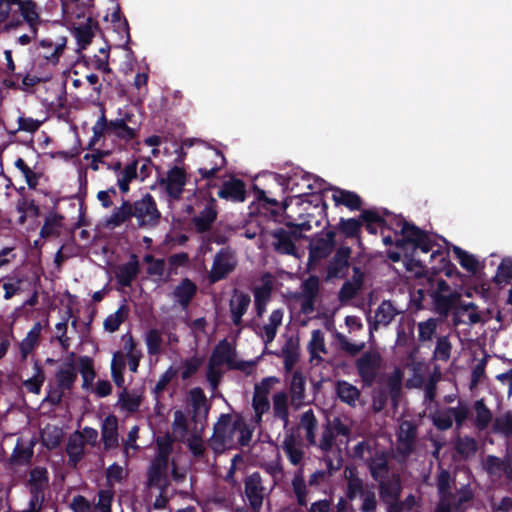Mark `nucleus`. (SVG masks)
<instances>
[{"label": "nucleus", "instance_id": "680f3d73", "mask_svg": "<svg viewBox=\"0 0 512 512\" xmlns=\"http://www.w3.org/2000/svg\"><path fill=\"white\" fill-rule=\"evenodd\" d=\"M283 450L291 464L298 465L301 463L304 457V452L302 449L295 446V439L292 435L285 438L283 442Z\"/></svg>", "mask_w": 512, "mask_h": 512}, {"label": "nucleus", "instance_id": "2f4dec72", "mask_svg": "<svg viewBox=\"0 0 512 512\" xmlns=\"http://www.w3.org/2000/svg\"><path fill=\"white\" fill-rule=\"evenodd\" d=\"M257 199L260 202L261 208L266 211L265 213L269 211L271 217L276 221L277 217L280 215V211H285L287 209L292 198L286 197L282 205H280L276 199L268 198L265 195V191L258 189Z\"/></svg>", "mask_w": 512, "mask_h": 512}, {"label": "nucleus", "instance_id": "9b49d317", "mask_svg": "<svg viewBox=\"0 0 512 512\" xmlns=\"http://www.w3.org/2000/svg\"><path fill=\"white\" fill-rule=\"evenodd\" d=\"M244 495L252 512H260L265 498V487L259 472H253L245 478Z\"/></svg>", "mask_w": 512, "mask_h": 512}, {"label": "nucleus", "instance_id": "423d86ee", "mask_svg": "<svg viewBox=\"0 0 512 512\" xmlns=\"http://www.w3.org/2000/svg\"><path fill=\"white\" fill-rule=\"evenodd\" d=\"M237 263L236 253L231 247L221 248L214 256L208 275L209 282L214 284L226 279L236 269Z\"/></svg>", "mask_w": 512, "mask_h": 512}, {"label": "nucleus", "instance_id": "58836bf2", "mask_svg": "<svg viewBox=\"0 0 512 512\" xmlns=\"http://www.w3.org/2000/svg\"><path fill=\"white\" fill-rule=\"evenodd\" d=\"M216 218L215 199H211L210 203L205 206L199 215L194 217V224L198 231L205 232L210 229Z\"/></svg>", "mask_w": 512, "mask_h": 512}, {"label": "nucleus", "instance_id": "e433bc0d", "mask_svg": "<svg viewBox=\"0 0 512 512\" xmlns=\"http://www.w3.org/2000/svg\"><path fill=\"white\" fill-rule=\"evenodd\" d=\"M398 313L391 301L384 300L375 311V321L370 324V330L377 329L378 325H389Z\"/></svg>", "mask_w": 512, "mask_h": 512}, {"label": "nucleus", "instance_id": "c85d7f7f", "mask_svg": "<svg viewBox=\"0 0 512 512\" xmlns=\"http://www.w3.org/2000/svg\"><path fill=\"white\" fill-rule=\"evenodd\" d=\"M332 199L336 206L343 205L351 211L360 210L363 204L357 193L339 187L333 188Z\"/></svg>", "mask_w": 512, "mask_h": 512}, {"label": "nucleus", "instance_id": "3c124183", "mask_svg": "<svg viewBox=\"0 0 512 512\" xmlns=\"http://www.w3.org/2000/svg\"><path fill=\"white\" fill-rule=\"evenodd\" d=\"M42 444L49 450L56 449L63 439L62 429L47 425L41 432Z\"/></svg>", "mask_w": 512, "mask_h": 512}, {"label": "nucleus", "instance_id": "13d9d810", "mask_svg": "<svg viewBox=\"0 0 512 512\" xmlns=\"http://www.w3.org/2000/svg\"><path fill=\"white\" fill-rule=\"evenodd\" d=\"M453 253L458 259L462 268L466 271L475 274L478 270L479 262L476 257L472 254H469L467 251L463 250L459 246L453 247Z\"/></svg>", "mask_w": 512, "mask_h": 512}, {"label": "nucleus", "instance_id": "e2e57ef3", "mask_svg": "<svg viewBox=\"0 0 512 512\" xmlns=\"http://www.w3.org/2000/svg\"><path fill=\"white\" fill-rule=\"evenodd\" d=\"M512 280V260L510 258H504L497 268L496 275L493 278V282L496 285L507 284Z\"/></svg>", "mask_w": 512, "mask_h": 512}, {"label": "nucleus", "instance_id": "0e129e2a", "mask_svg": "<svg viewBox=\"0 0 512 512\" xmlns=\"http://www.w3.org/2000/svg\"><path fill=\"white\" fill-rule=\"evenodd\" d=\"M157 455L154 459L162 462H168L169 456L173 450V439L169 434L163 437H158L156 440Z\"/></svg>", "mask_w": 512, "mask_h": 512}, {"label": "nucleus", "instance_id": "774afa93", "mask_svg": "<svg viewBox=\"0 0 512 512\" xmlns=\"http://www.w3.org/2000/svg\"><path fill=\"white\" fill-rule=\"evenodd\" d=\"M302 292L299 297H309L317 299L320 290V280L316 275H310L301 285Z\"/></svg>", "mask_w": 512, "mask_h": 512}, {"label": "nucleus", "instance_id": "4c0bfd02", "mask_svg": "<svg viewBox=\"0 0 512 512\" xmlns=\"http://www.w3.org/2000/svg\"><path fill=\"white\" fill-rule=\"evenodd\" d=\"M336 394L341 402H344L351 407L356 406V402L360 397L359 389L345 380H340L337 382Z\"/></svg>", "mask_w": 512, "mask_h": 512}, {"label": "nucleus", "instance_id": "ea45409f", "mask_svg": "<svg viewBox=\"0 0 512 512\" xmlns=\"http://www.w3.org/2000/svg\"><path fill=\"white\" fill-rule=\"evenodd\" d=\"M278 356L283 358L284 368L290 371L299 359V346L292 338L286 340Z\"/></svg>", "mask_w": 512, "mask_h": 512}, {"label": "nucleus", "instance_id": "2eb2a0df", "mask_svg": "<svg viewBox=\"0 0 512 512\" xmlns=\"http://www.w3.org/2000/svg\"><path fill=\"white\" fill-rule=\"evenodd\" d=\"M104 127H106L105 131L107 136L114 137L126 143L134 140L137 137L139 131L137 127L127 125L123 122V120H108L106 116Z\"/></svg>", "mask_w": 512, "mask_h": 512}, {"label": "nucleus", "instance_id": "338daca9", "mask_svg": "<svg viewBox=\"0 0 512 512\" xmlns=\"http://www.w3.org/2000/svg\"><path fill=\"white\" fill-rule=\"evenodd\" d=\"M433 425L440 431H446L453 426L452 414L445 410H437L431 415Z\"/></svg>", "mask_w": 512, "mask_h": 512}, {"label": "nucleus", "instance_id": "412c9836", "mask_svg": "<svg viewBox=\"0 0 512 512\" xmlns=\"http://www.w3.org/2000/svg\"><path fill=\"white\" fill-rule=\"evenodd\" d=\"M251 303L250 295L238 289H234L233 296L229 302L231 319L235 326L242 323V317L247 312Z\"/></svg>", "mask_w": 512, "mask_h": 512}, {"label": "nucleus", "instance_id": "09e8293b", "mask_svg": "<svg viewBox=\"0 0 512 512\" xmlns=\"http://www.w3.org/2000/svg\"><path fill=\"white\" fill-rule=\"evenodd\" d=\"M273 415L287 425L289 421L288 397L285 392H277L273 395Z\"/></svg>", "mask_w": 512, "mask_h": 512}, {"label": "nucleus", "instance_id": "aec40b11", "mask_svg": "<svg viewBox=\"0 0 512 512\" xmlns=\"http://www.w3.org/2000/svg\"><path fill=\"white\" fill-rule=\"evenodd\" d=\"M402 489L401 478L397 474L378 482L379 496L383 503L399 500Z\"/></svg>", "mask_w": 512, "mask_h": 512}, {"label": "nucleus", "instance_id": "6ab92c4d", "mask_svg": "<svg viewBox=\"0 0 512 512\" xmlns=\"http://www.w3.org/2000/svg\"><path fill=\"white\" fill-rule=\"evenodd\" d=\"M118 420L113 414L108 415L101 425V440L106 451L115 449L119 445Z\"/></svg>", "mask_w": 512, "mask_h": 512}, {"label": "nucleus", "instance_id": "f3484780", "mask_svg": "<svg viewBox=\"0 0 512 512\" xmlns=\"http://www.w3.org/2000/svg\"><path fill=\"white\" fill-rule=\"evenodd\" d=\"M140 272V264L136 254H131L128 262L119 265L115 270V279L121 287H131Z\"/></svg>", "mask_w": 512, "mask_h": 512}, {"label": "nucleus", "instance_id": "5701e85b", "mask_svg": "<svg viewBox=\"0 0 512 512\" xmlns=\"http://www.w3.org/2000/svg\"><path fill=\"white\" fill-rule=\"evenodd\" d=\"M87 13L89 16L86 22L84 24H80L77 27H74V36L77 40L79 49H86V47L92 42V39L95 35V30L99 29V24L91 16L90 9L86 11L85 15Z\"/></svg>", "mask_w": 512, "mask_h": 512}, {"label": "nucleus", "instance_id": "69168bd1", "mask_svg": "<svg viewBox=\"0 0 512 512\" xmlns=\"http://www.w3.org/2000/svg\"><path fill=\"white\" fill-rule=\"evenodd\" d=\"M430 295L433 298L437 312L442 315H447L454 304V298L452 294L430 293Z\"/></svg>", "mask_w": 512, "mask_h": 512}, {"label": "nucleus", "instance_id": "f8f14e48", "mask_svg": "<svg viewBox=\"0 0 512 512\" xmlns=\"http://www.w3.org/2000/svg\"><path fill=\"white\" fill-rule=\"evenodd\" d=\"M352 249L349 246H340L333 257L328 261L326 280L343 279L348 275Z\"/></svg>", "mask_w": 512, "mask_h": 512}, {"label": "nucleus", "instance_id": "0eeeda50", "mask_svg": "<svg viewBox=\"0 0 512 512\" xmlns=\"http://www.w3.org/2000/svg\"><path fill=\"white\" fill-rule=\"evenodd\" d=\"M234 420L231 414H221L214 424L211 441L216 448L226 449L236 447Z\"/></svg>", "mask_w": 512, "mask_h": 512}, {"label": "nucleus", "instance_id": "4d7b16f0", "mask_svg": "<svg viewBox=\"0 0 512 512\" xmlns=\"http://www.w3.org/2000/svg\"><path fill=\"white\" fill-rule=\"evenodd\" d=\"M128 317V308L126 305H121L117 311L113 314H110L105 320H104V329L108 332H116L120 325L125 322V320Z\"/></svg>", "mask_w": 512, "mask_h": 512}, {"label": "nucleus", "instance_id": "4be33fe9", "mask_svg": "<svg viewBox=\"0 0 512 512\" xmlns=\"http://www.w3.org/2000/svg\"><path fill=\"white\" fill-rule=\"evenodd\" d=\"M74 353L65 361L63 367L57 370L55 374L57 386L64 391H69L73 388L77 380V369L74 363Z\"/></svg>", "mask_w": 512, "mask_h": 512}, {"label": "nucleus", "instance_id": "de8ad7c7", "mask_svg": "<svg viewBox=\"0 0 512 512\" xmlns=\"http://www.w3.org/2000/svg\"><path fill=\"white\" fill-rule=\"evenodd\" d=\"M308 351L310 354L311 361L317 360L318 362L323 360L319 353H327L324 334L320 329L312 331L311 340L308 344Z\"/></svg>", "mask_w": 512, "mask_h": 512}, {"label": "nucleus", "instance_id": "8fccbe9b", "mask_svg": "<svg viewBox=\"0 0 512 512\" xmlns=\"http://www.w3.org/2000/svg\"><path fill=\"white\" fill-rule=\"evenodd\" d=\"M234 429H237V433H239L236 444H238L240 447L249 446L254 427H251L242 416L237 415L234 419Z\"/></svg>", "mask_w": 512, "mask_h": 512}, {"label": "nucleus", "instance_id": "a18cd8bd", "mask_svg": "<svg viewBox=\"0 0 512 512\" xmlns=\"http://www.w3.org/2000/svg\"><path fill=\"white\" fill-rule=\"evenodd\" d=\"M318 421L312 409L302 413L300 418V426L306 431V440L309 445H316V429Z\"/></svg>", "mask_w": 512, "mask_h": 512}, {"label": "nucleus", "instance_id": "49530a36", "mask_svg": "<svg viewBox=\"0 0 512 512\" xmlns=\"http://www.w3.org/2000/svg\"><path fill=\"white\" fill-rule=\"evenodd\" d=\"M293 492L296 496L297 503L301 507L307 506L308 490L303 475V469L300 468L295 474L291 482Z\"/></svg>", "mask_w": 512, "mask_h": 512}, {"label": "nucleus", "instance_id": "6e6552de", "mask_svg": "<svg viewBox=\"0 0 512 512\" xmlns=\"http://www.w3.org/2000/svg\"><path fill=\"white\" fill-rule=\"evenodd\" d=\"M336 232L327 230L316 233L308 245V260L310 263H318L327 258L334 250L336 245Z\"/></svg>", "mask_w": 512, "mask_h": 512}, {"label": "nucleus", "instance_id": "79ce46f5", "mask_svg": "<svg viewBox=\"0 0 512 512\" xmlns=\"http://www.w3.org/2000/svg\"><path fill=\"white\" fill-rule=\"evenodd\" d=\"M403 252V261L405 268L408 272L414 274L416 278L426 276L427 270L424 265V260L419 255L413 254L410 251Z\"/></svg>", "mask_w": 512, "mask_h": 512}, {"label": "nucleus", "instance_id": "a19ab883", "mask_svg": "<svg viewBox=\"0 0 512 512\" xmlns=\"http://www.w3.org/2000/svg\"><path fill=\"white\" fill-rule=\"evenodd\" d=\"M473 408L476 413L474 421L475 427L480 431L485 430L493 418L491 410L486 406L483 398L476 400L473 404Z\"/></svg>", "mask_w": 512, "mask_h": 512}, {"label": "nucleus", "instance_id": "1a4fd4ad", "mask_svg": "<svg viewBox=\"0 0 512 512\" xmlns=\"http://www.w3.org/2000/svg\"><path fill=\"white\" fill-rule=\"evenodd\" d=\"M357 373L364 387H372L381 367V356L376 352H364L355 362Z\"/></svg>", "mask_w": 512, "mask_h": 512}, {"label": "nucleus", "instance_id": "a211bd4d", "mask_svg": "<svg viewBox=\"0 0 512 512\" xmlns=\"http://www.w3.org/2000/svg\"><path fill=\"white\" fill-rule=\"evenodd\" d=\"M197 291L198 287L196 283L188 277H185L175 286L172 291V297L183 310H186L196 296Z\"/></svg>", "mask_w": 512, "mask_h": 512}, {"label": "nucleus", "instance_id": "f257e3e1", "mask_svg": "<svg viewBox=\"0 0 512 512\" xmlns=\"http://www.w3.org/2000/svg\"><path fill=\"white\" fill-rule=\"evenodd\" d=\"M41 11V5L32 0H0V25L5 24L7 31L26 25L29 33L19 36L17 41L23 46L28 45L37 38L43 23Z\"/></svg>", "mask_w": 512, "mask_h": 512}, {"label": "nucleus", "instance_id": "052dcab7", "mask_svg": "<svg viewBox=\"0 0 512 512\" xmlns=\"http://www.w3.org/2000/svg\"><path fill=\"white\" fill-rule=\"evenodd\" d=\"M492 431L495 434H501L507 438L511 437L512 411H507L502 416L496 417L492 425Z\"/></svg>", "mask_w": 512, "mask_h": 512}, {"label": "nucleus", "instance_id": "a878e982", "mask_svg": "<svg viewBox=\"0 0 512 512\" xmlns=\"http://www.w3.org/2000/svg\"><path fill=\"white\" fill-rule=\"evenodd\" d=\"M366 465L373 480L380 482L387 479L389 464L384 452H376L373 457L367 458Z\"/></svg>", "mask_w": 512, "mask_h": 512}, {"label": "nucleus", "instance_id": "393cba45", "mask_svg": "<svg viewBox=\"0 0 512 512\" xmlns=\"http://www.w3.org/2000/svg\"><path fill=\"white\" fill-rule=\"evenodd\" d=\"M218 197L235 202H243L246 198L245 183L241 179L235 178L225 181L218 191Z\"/></svg>", "mask_w": 512, "mask_h": 512}, {"label": "nucleus", "instance_id": "ddd939ff", "mask_svg": "<svg viewBox=\"0 0 512 512\" xmlns=\"http://www.w3.org/2000/svg\"><path fill=\"white\" fill-rule=\"evenodd\" d=\"M186 181L187 174L185 170L174 166L168 171L166 178L159 179V184L165 185L166 193L170 198L179 200L184 192Z\"/></svg>", "mask_w": 512, "mask_h": 512}, {"label": "nucleus", "instance_id": "864d4df0", "mask_svg": "<svg viewBox=\"0 0 512 512\" xmlns=\"http://www.w3.org/2000/svg\"><path fill=\"white\" fill-rule=\"evenodd\" d=\"M362 221L356 218H340L337 230L346 238H356L360 236Z\"/></svg>", "mask_w": 512, "mask_h": 512}, {"label": "nucleus", "instance_id": "39448f33", "mask_svg": "<svg viewBox=\"0 0 512 512\" xmlns=\"http://www.w3.org/2000/svg\"><path fill=\"white\" fill-rule=\"evenodd\" d=\"M132 216L137 219L138 226L156 227L161 218L156 201L150 193H146L140 200L131 202Z\"/></svg>", "mask_w": 512, "mask_h": 512}, {"label": "nucleus", "instance_id": "dca6fc26", "mask_svg": "<svg viewBox=\"0 0 512 512\" xmlns=\"http://www.w3.org/2000/svg\"><path fill=\"white\" fill-rule=\"evenodd\" d=\"M416 437L417 426L411 421H403L400 424L397 434L399 453L404 456H409L413 452Z\"/></svg>", "mask_w": 512, "mask_h": 512}, {"label": "nucleus", "instance_id": "9d476101", "mask_svg": "<svg viewBox=\"0 0 512 512\" xmlns=\"http://www.w3.org/2000/svg\"><path fill=\"white\" fill-rule=\"evenodd\" d=\"M235 356V348L226 338H224L215 345L210 356L209 362H211V364H216L219 366L227 364L230 368L238 369L241 371H246L247 367L251 368L254 365L253 362H234Z\"/></svg>", "mask_w": 512, "mask_h": 512}, {"label": "nucleus", "instance_id": "4468645a", "mask_svg": "<svg viewBox=\"0 0 512 512\" xmlns=\"http://www.w3.org/2000/svg\"><path fill=\"white\" fill-rule=\"evenodd\" d=\"M271 236L274 238V250L279 254L286 255H296L295 241L303 238L302 234H297V231H287L284 228L273 230Z\"/></svg>", "mask_w": 512, "mask_h": 512}, {"label": "nucleus", "instance_id": "7ed1b4c3", "mask_svg": "<svg viewBox=\"0 0 512 512\" xmlns=\"http://www.w3.org/2000/svg\"><path fill=\"white\" fill-rule=\"evenodd\" d=\"M346 480L345 496L349 501L356 498L362 500L361 512H375L377 510V498L375 485L366 483L359 475L358 469L354 466H346L344 470Z\"/></svg>", "mask_w": 512, "mask_h": 512}, {"label": "nucleus", "instance_id": "7c9ffc66", "mask_svg": "<svg viewBox=\"0 0 512 512\" xmlns=\"http://www.w3.org/2000/svg\"><path fill=\"white\" fill-rule=\"evenodd\" d=\"M132 217L131 202L123 200L121 206L114 208L112 214L105 219L104 226L108 229H115Z\"/></svg>", "mask_w": 512, "mask_h": 512}, {"label": "nucleus", "instance_id": "c9c22d12", "mask_svg": "<svg viewBox=\"0 0 512 512\" xmlns=\"http://www.w3.org/2000/svg\"><path fill=\"white\" fill-rule=\"evenodd\" d=\"M429 258L430 260H436L439 258V265L431 267L433 276H437L442 272L449 278L454 275H459L457 267L450 261L449 256L444 255L440 249L433 251Z\"/></svg>", "mask_w": 512, "mask_h": 512}, {"label": "nucleus", "instance_id": "c756f323", "mask_svg": "<svg viewBox=\"0 0 512 512\" xmlns=\"http://www.w3.org/2000/svg\"><path fill=\"white\" fill-rule=\"evenodd\" d=\"M84 440L80 431L71 434L66 444V453L69 458V464L76 467L84 457Z\"/></svg>", "mask_w": 512, "mask_h": 512}, {"label": "nucleus", "instance_id": "72a5a7b5", "mask_svg": "<svg viewBox=\"0 0 512 512\" xmlns=\"http://www.w3.org/2000/svg\"><path fill=\"white\" fill-rule=\"evenodd\" d=\"M39 45L42 49L45 50L42 53V57L49 63L56 65L59 62L60 56L66 47V38H60V41L56 43L48 38L42 39Z\"/></svg>", "mask_w": 512, "mask_h": 512}, {"label": "nucleus", "instance_id": "f704fd0d", "mask_svg": "<svg viewBox=\"0 0 512 512\" xmlns=\"http://www.w3.org/2000/svg\"><path fill=\"white\" fill-rule=\"evenodd\" d=\"M79 63H83L88 69L111 72L109 66V47L100 48L99 55H94L93 57L81 56Z\"/></svg>", "mask_w": 512, "mask_h": 512}, {"label": "nucleus", "instance_id": "cd10ccee", "mask_svg": "<svg viewBox=\"0 0 512 512\" xmlns=\"http://www.w3.org/2000/svg\"><path fill=\"white\" fill-rule=\"evenodd\" d=\"M396 344L399 347L410 348L415 345V320L407 317L403 318L397 326Z\"/></svg>", "mask_w": 512, "mask_h": 512}, {"label": "nucleus", "instance_id": "37998d69", "mask_svg": "<svg viewBox=\"0 0 512 512\" xmlns=\"http://www.w3.org/2000/svg\"><path fill=\"white\" fill-rule=\"evenodd\" d=\"M305 386L306 379L303 376L302 372L294 371L289 386V392L291 396L292 402H296L300 404L305 398Z\"/></svg>", "mask_w": 512, "mask_h": 512}, {"label": "nucleus", "instance_id": "20e7f679", "mask_svg": "<svg viewBox=\"0 0 512 512\" xmlns=\"http://www.w3.org/2000/svg\"><path fill=\"white\" fill-rule=\"evenodd\" d=\"M397 225L401 226V237L396 240V248L402 251H410L413 254H428L433 252L436 242L431 239L428 232L420 229L413 223L399 219Z\"/></svg>", "mask_w": 512, "mask_h": 512}, {"label": "nucleus", "instance_id": "6e6d98bb", "mask_svg": "<svg viewBox=\"0 0 512 512\" xmlns=\"http://www.w3.org/2000/svg\"><path fill=\"white\" fill-rule=\"evenodd\" d=\"M418 341L421 344L431 342L436 335L438 320L429 318L425 321L418 323Z\"/></svg>", "mask_w": 512, "mask_h": 512}, {"label": "nucleus", "instance_id": "603ef678", "mask_svg": "<svg viewBox=\"0 0 512 512\" xmlns=\"http://www.w3.org/2000/svg\"><path fill=\"white\" fill-rule=\"evenodd\" d=\"M79 372L83 378L82 388L89 389L96 376L93 360L90 357H79Z\"/></svg>", "mask_w": 512, "mask_h": 512}, {"label": "nucleus", "instance_id": "473e14b6", "mask_svg": "<svg viewBox=\"0 0 512 512\" xmlns=\"http://www.w3.org/2000/svg\"><path fill=\"white\" fill-rule=\"evenodd\" d=\"M46 79L26 73L21 74V78H5L3 84L5 87L13 90H20L30 92L39 83L44 82Z\"/></svg>", "mask_w": 512, "mask_h": 512}, {"label": "nucleus", "instance_id": "5fc2aeb1", "mask_svg": "<svg viewBox=\"0 0 512 512\" xmlns=\"http://www.w3.org/2000/svg\"><path fill=\"white\" fill-rule=\"evenodd\" d=\"M34 370L35 374L31 378L25 380L23 382V385L29 392L34 394H40L41 388L45 381V373L39 361L34 362Z\"/></svg>", "mask_w": 512, "mask_h": 512}, {"label": "nucleus", "instance_id": "c03bdc74", "mask_svg": "<svg viewBox=\"0 0 512 512\" xmlns=\"http://www.w3.org/2000/svg\"><path fill=\"white\" fill-rule=\"evenodd\" d=\"M210 164L198 169V173L203 179H210L216 176L217 172L224 166L225 157L219 150L210 153Z\"/></svg>", "mask_w": 512, "mask_h": 512}, {"label": "nucleus", "instance_id": "bf43d9fd", "mask_svg": "<svg viewBox=\"0 0 512 512\" xmlns=\"http://www.w3.org/2000/svg\"><path fill=\"white\" fill-rule=\"evenodd\" d=\"M99 106H100L101 114H100L98 120L96 121V123L94 124V126L92 127L93 136L89 140L88 145L86 147V149H88V150H93L94 146L97 144V142L103 136H107L106 131H105L106 127H103V126H105V107L102 103H99Z\"/></svg>", "mask_w": 512, "mask_h": 512}, {"label": "nucleus", "instance_id": "b1692460", "mask_svg": "<svg viewBox=\"0 0 512 512\" xmlns=\"http://www.w3.org/2000/svg\"><path fill=\"white\" fill-rule=\"evenodd\" d=\"M168 467V462H162L157 459H153L148 472V486L154 488H160L162 492L168 486V480L166 476V470Z\"/></svg>", "mask_w": 512, "mask_h": 512}, {"label": "nucleus", "instance_id": "f03ea898", "mask_svg": "<svg viewBox=\"0 0 512 512\" xmlns=\"http://www.w3.org/2000/svg\"><path fill=\"white\" fill-rule=\"evenodd\" d=\"M346 480L345 496L349 501L356 498L362 500L361 512H375L377 510V498L375 485L366 483L359 475L358 469L354 466H346L344 470Z\"/></svg>", "mask_w": 512, "mask_h": 512}, {"label": "nucleus", "instance_id": "bb28decb", "mask_svg": "<svg viewBox=\"0 0 512 512\" xmlns=\"http://www.w3.org/2000/svg\"><path fill=\"white\" fill-rule=\"evenodd\" d=\"M33 455L34 442L30 441L26 444L19 438L9 458V463L16 466H25L31 463Z\"/></svg>", "mask_w": 512, "mask_h": 512}]
</instances>
